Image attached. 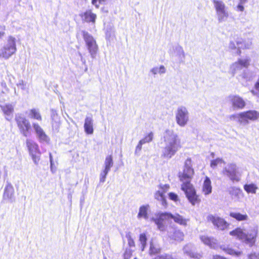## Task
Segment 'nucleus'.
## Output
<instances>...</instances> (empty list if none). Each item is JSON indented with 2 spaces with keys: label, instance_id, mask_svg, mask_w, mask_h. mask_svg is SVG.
<instances>
[{
  "label": "nucleus",
  "instance_id": "obj_6",
  "mask_svg": "<svg viewBox=\"0 0 259 259\" xmlns=\"http://www.w3.org/2000/svg\"><path fill=\"white\" fill-rule=\"evenodd\" d=\"M259 118V113L255 110H248L239 114L232 115L231 119H236L242 125L249 123L248 120H256Z\"/></svg>",
  "mask_w": 259,
  "mask_h": 259
},
{
  "label": "nucleus",
  "instance_id": "obj_41",
  "mask_svg": "<svg viewBox=\"0 0 259 259\" xmlns=\"http://www.w3.org/2000/svg\"><path fill=\"white\" fill-rule=\"evenodd\" d=\"M132 254V250L131 249L126 248L123 254V259H130Z\"/></svg>",
  "mask_w": 259,
  "mask_h": 259
},
{
  "label": "nucleus",
  "instance_id": "obj_56",
  "mask_svg": "<svg viewBox=\"0 0 259 259\" xmlns=\"http://www.w3.org/2000/svg\"><path fill=\"white\" fill-rule=\"evenodd\" d=\"M49 155H50V164H51V169L52 170L53 164V157H52L51 153H50Z\"/></svg>",
  "mask_w": 259,
  "mask_h": 259
},
{
  "label": "nucleus",
  "instance_id": "obj_45",
  "mask_svg": "<svg viewBox=\"0 0 259 259\" xmlns=\"http://www.w3.org/2000/svg\"><path fill=\"white\" fill-rule=\"evenodd\" d=\"M156 259H176L172 257L171 255L168 254H162L157 257Z\"/></svg>",
  "mask_w": 259,
  "mask_h": 259
},
{
  "label": "nucleus",
  "instance_id": "obj_64",
  "mask_svg": "<svg viewBox=\"0 0 259 259\" xmlns=\"http://www.w3.org/2000/svg\"><path fill=\"white\" fill-rule=\"evenodd\" d=\"M15 94L17 95V92L16 91V89L15 88Z\"/></svg>",
  "mask_w": 259,
  "mask_h": 259
},
{
  "label": "nucleus",
  "instance_id": "obj_23",
  "mask_svg": "<svg viewBox=\"0 0 259 259\" xmlns=\"http://www.w3.org/2000/svg\"><path fill=\"white\" fill-rule=\"evenodd\" d=\"M51 117L52 120V127L58 130L59 127V117L57 111L55 109H51Z\"/></svg>",
  "mask_w": 259,
  "mask_h": 259
},
{
  "label": "nucleus",
  "instance_id": "obj_52",
  "mask_svg": "<svg viewBox=\"0 0 259 259\" xmlns=\"http://www.w3.org/2000/svg\"><path fill=\"white\" fill-rule=\"evenodd\" d=\"M229 47L231 49H236V46L235 45V44L233 41H230L229 43Z\"/></svg>",
  "mask_w": 259,
  "mask_h": 259
},
{
  "label": "nucleus",
  "instance_id": "obj_17",
  "mask_svg": "<svg viewBox=\"0 0 259 259\" xmlns=\"http://www.w3.org/2000/svg\"><path fill=\"white\" fill-rule=\"evenodd\" d=\"M228 192L231 196L233 199L235 201H239L243 197L242 191L239 188L236 187H230L228 189Z\"/></svg>",
  "mask_w": 259,
  "mask_h": 259
},
{
  "label": "nucleus",
  "instance_id": "obj_28",
  "mask_svg": "<svg viewBox=\"0 0 259 259\" xmlns=\"http://www.w3.org/2000/svg\"><path fill=\"white\" fill-rule=\"evenodd\" d=\"M183 251L184 253L187 254L189 256L194 258H197L198 259L201 257V255L199 254H197L192 252L191 250V245H186L183 248Z\"/></svg>",
  "mask_w": 259,
  "mask_h": 259
},
{
  "label": "nucleus",
  "instance_id": "obj_38",
  "mask_svg": "<svg viewBox=\"0 0 259 259\" xmlns=\"http://www.w3.org/2000/svg\"><path fill=\"white\" fill-rule=\"evenodd\" d=\"M109 171L104 169L100 175V183H104L105 181V179L106 178V176L107 175Z\"/></svg>",
  "mask_w": 259,
  "mask_h": 259
},
{
  "label": "nucleus",
  "instance_id": "obj_14",
  "mask_svg": "<svg viewBox=\"0 0 259 259\" xmlns=\"http://www.w3.org/2000/svg\"><path fill=\"white\" fill-rule=\"evenodd\" d=\"M32 127L36 133L37 138L40 142H48L49 141L48 136L38 123H33Z\"/></svg>",
  "mask_w": 259,
  "mask_h": 259
},
{
  "label": "nucleus",
  "instance_id": "obj_16",
  "mask_svg": "<svg viewBox=\"0 0 259 259\" xmlns=\"http://www.w3.org/2000/svg\"><path fill=\"white\" fill-rule=\"evenodd\" d=\"M230 98L232 106L234 109H243L246 105L244 100L239 96H231Z\"/></svg>",
  "mask_w": 259,
  "mask_h": 259
},
{
  "label": "nucleus",
  "instance_id": "obj_61",
  "mask_svg": "<svg viewBox=\"0 0 259 259\" xmlns=\"http://www.w3.org/2000/svg\"><path fill=\"white\" fill-rule=\"evenodd\" d=\"M247 0H240V3L242 4H244L246 2Z\"/></svg>",
  "mask_w": 259,
  "mask_h": 259
},
{
  "label": "nucleus",
  "instance_id": "obj_13",
  "mask_svg": "<svg viewBox=\"0 0 259 259\" xmlns=\"http://www.w3.org/2000/svg\"><path fill=\"white\" fill-rule=\"evenodd\" d=\"M207 220L208 222H211L215 228L222 231L227 229L229 225L223 218L212 214L208 215Z\"/></svg>",
  "mask_w": 259,
  "mask_h": 259
},
{
  "label": "nucleus",
  "instance_id": "obj_62",
  "mask_svg": "<svg viewBox=\"0 0 259 259\" xmlns=\"http://www.w3.org/2000/svg\"><path fill=\"white\" fill-rule=\"evenodd\" d=\"M4 35V32L0 31V37H2Z\"/></svg>",
  "mask_w": 259,
  "mask_h": 259
},
{
  "label": "nucleus",
  "instance_id": "obj_4",
  "mask_svg": "<svg viewBox=\"0 0 259 259\" xmlns=\"http://www.w3.org/2000/svg\"><path fill=\"white\" fill-rule=\"evenodd\" d=\"M229 234L231 236L236 237L237 239L251 247L254 244L255 242L257 228L256 227L251 228L247 231L244 232L241 228H237L230 231Z\"/></svg>",
  "mask_w": 259,
  "mask_h": 259
},
{
  "label": "nucleus",
  "instance_id": "obj_39",
  "mask_svg": "<svg viewBox=\"0 0 259 259\" xmlns=\"http://www.w3.org/2000/svg\"><path fill=\"white\" fill-rule=\"evenodd\" d=\"M239 77L246 80L249 79L247 68L243 69V70L239 74Z\"/></svg>",
  "mask_w": 259,
  "mask_h": 259
},
{
  "label": "nucleus",
  "instance_id": "obj_37",
  "mask_svg": "<svg viewBox=\"0 0 259 259\" xmlns=\"http://www.w3.org/2000/svg\"><path fill=\"white\" fill-rule=\"evenodd\" d=\"M153 138V134L152 132H150L148 135L145 136L143 139L140 140V141L144 144L147 143H149L152 141Z\"/></svg>",
  "mask_w": 259,
  "mask_h": 259
},
{
  "label": "nucleus",
  "instance_id": "obj_55",
  "mask_svg": "<svg viewBox=\"0 0 259 259\" xmlns=\"http://www.w3.org/2000/svg\"><path fill=\"white\" fill-rule=\"evenodd\" d=\"M237 10H238V11H239L242 12V11H243V10H244V7L243 6V5H242V3L239 4L237 6Z\"/></svg>",
  "mask_w": 259,
  "mask_h": 259
},
{
  "label": "nucleus",
  "instance_id": "obj_34",
  "mask_svg": "<svg viewBox=\"0 0 259 259\" xmlns=\"http://www.w3.org/2000/svg\"><path fill=\"white\" fill-rule=\"evenodd\" d=\"M230 215L239 221L246 220L248 218L246 214H242L237 212H231Z\"/></svg>",
  "mask_w": 259,
  "mask_h": 259
},
{
  "label": "nucleus",
  "instance_id": "obj_48",
  "mask_svg": "<svg viewBox=\"0 0 259 259\" xmlns=\"http://www.w3.org/2000/svg\"><path fill=\"white\" fill-rule=\"evenodd\" d=\"M160 187L161 189L162 190V192H163V193L164 194L167 191V190L169 189V186L167 184H165V185H160Z\"/></svg>",
  "mask_w": 259,
  "mask_h": 259
},
{
  "label": "nucleus",
  "instance_id": "obj_24",
  "mask_svg": "<svg viewBox=\"0 0 259 259\" xmlns=\"http://www.w3.org/2000/svg\"><path fill=\"white\" fill-rule=\"evenodd\" d=\"M211 182L208 177H206L203 185V192L205 195H208L211 193Z\"/></svg>",
  "mask_w": 259,
  "mask_h": 259
},
{
  "label": "nucleus",
  "instance_id": "obj_31",
  "mask_svg": "<svg viewBox=\"0 0 259 259\" xmlns=\"http://www.w3.org/2000/svg\"><path fill=\"white\" fill-rule=\"evenodd\" d=\"M113 165V161L112 156L109 155L107 156L104 162V169L109 171Z\"/></svg>",
  "mask_w": 259,
  "mask_h": 259
},
{
  "label": "nucleus",
  "instance_id": "obj_30",
  "mask_svg": "<svg viewBox=\"0 0 259 259\" xmlns=\"http://www.w3.org/2000/svg\"><path fill=\"white\" fill-rule=\"evenodd\" d=\"M29 116L31 118L35 119L39 121H41L42 120L41 116L38 109H31L30 110Z\"/></svg>",
  "mask_w": 259,
  "mask_h": 259
},
{
  "label": "nucleus",
  "instance_id": "obj_42",
  "mask_svg": "<svg viewBox=\"0 0 259 259\" xmlns=\"http://www.w3.org/2000/svg\"><path fill=\"white\" fill-rule=\"evenodd\" d=\"M176 50L178 53V55L180 56L182 55L183 58H185V53L183 49V48L180 46H177L176 47Z\"/></svg>",
  "mask_w": 259,
  "mask_h": 259
},
{
  "label": "nucleus",
  "instance_id": "obj_11",
  "mask_svg": "<svg viewBox=\"0 0 259 259\" xmlns=\"http://www.w3.org/2000/svg\"><path fill=\"white\" fill-rule=\"evenodd\" d=\"M250 64V59L246 58L244 59H239L237 62H235L231 66V70L233 76L235 74H240L243 69L248 68Z\"/></svg>",
  "mask_w": 259,
  "mask_h": 259
},
{
  "label": "nucleus",
  "instance_id": "obj_47",
  "mask_svg": "<svg viewBox=\"0 0 259 259\" xmlns=\"http://www.w3.org/2000/svg\"><path fill=\"white\" fill-rule=\"evenodd\" d=\"M144 144L142 143L140 141H139L138 145L136 148L135 154H137L139 152H140L142 149V146Z\"/></svg>",
  "mask_w": 259,
  "mask_h": 259
},
{
  "label": "nucleus",
  "instance_id": "obj_8",
  "mask_svg": "<svg viewBox=\"0 0 259 259\" xmlns=\"http://www.w3.org/2000/svg\"><path fill=\"white\" fill-rule=\"evenodd\" d=\"M16 38L12 36L8 37L7 43L0 50V57L9 59L16 52Z\"/></svg>",
  "mask_w": 259,
  "mask_h": 259
},
{
  "label": "nucleus",
  "instance_id": "obj_2",
  "mask_svg": "<svg viewBox=\"0 0 259 259\" xmlns=\"http://www.w3.org/2000/svg\"><path fill=\"white\" fill-rule=\"evenodd\" d=\"M162 139L164 146L162 150L161 157L170 159L182 148L180 138L172 130H166Z\"/></svg>",
  "mask_w": 259,
  "mask_h": 259
},
{
  "label": "nucleus",
  "instance_id": "obj_35",
  "mask_svg": "<svg viewBox=\"0 0 259 259\" xmlns=\"http://www.w3.org/2000/svg\"><path fill=\"white\" fill-rule=\"evenodd\" d=\"M244 189L248 193H251L254 194L255 193L256 190L257 189V188L255 184H245L244 186Z\"/></svg>",
  "mask_w": 259,
  "mask_h": 259
},
{
  "label": "nucleus",
  "instance_id": "obj_44",
  "mask_svg": "<svg viewBox=\"0 0 259 259\" xmlns=\"http://www.w3.org/2000/svg\"><path fill=\"white\" fill-rule=\"evenodd\" d=\"M169 198L175 202L179 200L178 196L175 193L170 192L168 194Z\"/></svg>",
  "mask_w": 259,
  "mask_h": 259
},
{
  "label": "nucleus",
  "instance_id": "obj_50",
  "mask_svg": "<svg viewBox=\"0 0 259 259\" xmlns=\"http://www.w3.org/2000/svg\"><path fill=\"white\" fill-rule=\"evenodd\" d=\"M159 68L157 67H154L152 68L150 70L151 72H152L154 75L156 74L157 73H159Z\"/></svg>",
  "mask_w": 259,
  "mask_h": 259
},
{
  "label": "nucleus",
  "instance_id": "obj_57",
  "mask_svg": "<svg viewBox=\"0 0 259 259\" xmlns=\"http://www.w3.org/2000/svg\"><path fill=\"white\" fill-rule=\"evenodd\" d=\"M92 3L93 5L95 6L96 8H99L98 0H92Z\"/></svg>",
  "mask_w": 259,
  "mask_h": 259
},
{
  "label": "nucleus",
  "instance_id": "obj_33",
  "mask_svg": "<svg viewBox=\"0 0 259 259\" xmlns=\"http://www.w3.org/2000/svg\"><path fill=\"white\" fill-rule=\"evenodd\" d=\"M213 3L214 4L217 12L225 10L226 6L222 1L213 0Z\"/></svg>",
  "mask_w": 259,
  "mask_h": 259
},
{
  "label": "nucleus",
  "instance_id": "obj_25",
  "mask_svg": "<svg viewBox=\"0 0 259 259\" xmlns=\"http://www.w3.org/2000/svg\"><path fill=\"white\" fill-rule=\"evenodd\" d=\"M149 208L148 204L145 205H142L139 208V211L137 215L138 219L143 218L145 220L148 218V210Z\"/></svg>",
  "mask_w": 259,
  "mask_h": 259
},
{
  "label": "nucleus",
  "instance_id": "obj_1",
  "mask_svg": "<svg viewBox=\"0 0 259 259\" xmlns=\"http://www.w3.org/2000/svg\"><path fill=\"white\" fill-rule=\"evenodd\" d=\"M193 174L194 169L192 167L191 159L188 158L185 162L183 171L179 172V177L180 181L183 182L182 190L184 191L189 201L194 205L198 200V196L195 189L190 183Z\"/></svg>",
  "mask_w": 259,
  "mask_h": 259
},
{
  "label": "nucleus",
  "instance_id": "obj_12",
  "mask_svg": "<svg viewBox=\"0 0 259 259\" xmlns=\"http://www.w3.org/2000/svg\"><path fill=\"white\" fill-rule=\"evenodd\" d=\"M26 145L34 163L36 165H37L40 159L39 157L40 155L38 145L33 141L28 140L26 141Z\"/></svg>",
  "mask_w": 259,
  "mask_h": 259
},
{
  "label": "nucleus",
  "instance_id": "obj_43",
  "mask_svg": "<svg viewBox=\"0 0 259 259\" xmlns=\"http://www.w3.org/2000/svg\"><path fill=\"white\" fill-rule=\"evenodd\" d=\"M139 240L141 244H147V238L145 233H142L140 235Z\"/></svg>",
  "mask_w": 259,
  "mask_h": 259
},
{
  "label": "nucleus",
  "instance_id": "obj_7",
  "mask_svg": "<svg viewBox=\"0 0 259 259\" xmlns=\"http://www.w3.org/2000/svg\"><path fill=\"white\" fill-rule=\"evenodd\" d=\"M15 120L20 133L24 137H27L30 135L31 126L29 121L22 114H17Z\"/></svg>",
  "mask_w": 259,
  "mask_h": 259
},
{
  "label": "nucleus",
  "instance_id": "obj_63",
  "mask_svg": "<svg viewBox=\"0 0 259 259\" xmlns=\"http://www.w3.org/2000/svg\"><path fill=\"white\" fill-rule=\"evenodd\" d=\"M81 61H82V62H83V63H85V61L84 60H83V59H82V57L81 58Z\"/></svg>",
  "mask_w": 259,
  "mask_h": 259
},
{
  "label": "nucleus",
  "instance_id": "obj_53",
  "mask_svg": "<svg viewBox=\"0 0 259 259\" xmlns=\"http://www.w3.org/2000/svg\"><path fill=\"white\" fill-rule=\"evenodd\" d=\"M128 244L130 247L135 246V242H134V240L133 239H129V240H128Z\"/></svg>",
  "mask_w": 259,
  "mask_h": 259
},
{
  "label": "nucleus",
  "instance_id": "obj_15",
  "mask_svg": "<svg viewBox=\"0 0 259 259\" xmlns=\"http://www.w3.org/2000/svg\"><path fill=\"white\" fill-rule=\"evenodd\" d=\"M3 198L11 202H13L14 200V189L13 186L9 183H7L5 186Z\"/></svg>",
  "mask_w": 259,
  "mask_h": 259
},
{
  "label": "nucleus",
  "instance_id": "obj_27",
  "mask_svg": "<svg viewBox=\"0 0 259 259\" xmlns=\"http://www.w3.org/2000/svg\"><path fill=\"white\" fill-rule=\"evenodd\" d=\"M169 237L170 239L177 241H181L184 239V234L180 230H175L172 234H170Z\"/></svg>",
  "mask_w": 259,
  "mask_h": 259
},
{
  "label": "nucleus",
  "instance_id": "obj_49",
  "mask_svg": "<svg viewBox=\"0 0 259 259\" xmlns=\"http://www.w3.org/2000/svg\"><path fill=\"white\" fill-rule=\"evenodd\" d=\"M17 85L18 87H20L21 89L22 90H25V84L23 80H19V82L18 83H17Z\"/></svg>",
  "mask_w": 259,
  "mask_h": 259
},
{
  "label": "nucleus",
  "instance_id": "obj_29",
  "mask_svg": "<svg viewBox=\"0 0 259 259\" xmlns=\"http://www.w3.org/2000/svg\"><path fill=\"white\" fill-rule=\"evenodd\" d=\"M83 17V19L87 22L95 23L96 19V15L92 13L91 11H87L85 12Z\"/></svg>",
  "mask_w": 259,
  "mask_h": 259
},
{
  "label": "nucleus",
  "instance_id": "obj_3",
  "mask_svg": "<svg viewBox=\"0 0 259 259\" xmlns=\"http://www.w3.org/2000/svg\"><path fill=\"white\" fill-rule=\"evenodd\" d=\"M168 219H172L176 223L183 226H186L188 221V220L184 218L182 215L178 213L174 215L169 212L158 213L155 218H152L151 220L155 223L158 230L161 231H164L166 228L164 221Z\"/></svg>",
  "mask_w": 259,
  "mask_h": 259
},
{
  "label": "nucleus",
  "instance_id": "obj_54",
  "mask_svg": "<svg viewBox=\"0 0 259 259\" xmlns=\"http://www.w3.org/2000/svg\"><path fill=\"white\" fill-rule=\"evenodd\" d=\"M109 0H98V5L101 4V5H105L106 4Z\"/></svg>",
  "mask_w": 259,
  "mask_h": 259
},
{
  "label": "nucleus",
  "instance_id": "obj_19",
  "mask_svg": "<svg viewBox=\"0 0 259 259\" xmlns=\"http://www.w3.org/2000/svg\"><path fill=\"white\" fill-rule=\"evenodd\" d=\"M0 107L5 115H6V119L9 121L11 119V115L14 112L13 106L11 104H7L5 105H0Z\"/></svg>",
  "mask_w": 259,
  "mask_h": 259
},
{
  "label": "nucleus",
  "instance_id": "obj_18",
  "mask_svg": "<svg viewBox=\"0 0 259 259\" xmlns=\"http://www.w3.org/2000/svg\"><path fill=\"white\" fill-rule=\"evenodd\" d=\"M93 122L94 120L92 115L86 116L84 123V129L86 134L88 135L93 134Z\"/></svg>",
  "mask_w": 259,
  "mask_h": 259
},
{
  "label": "nucleus",
  "instance_id": "obj_26",
  "mask_svg": "<svg viewBox=\"0 0 259 259\" xmlns=\"http://www.w3.org/2000/svg\"><path fill=\"white\" fill-rule=\"evenodd\" d=\"M154 197L156 199L161 202V205L163 207H166L167 206L166 200L163 192L159 190L157 191L155 193Z\"/></svg>",
  "mask_w": 259,
  "mask_h": 259
},
{
  "label": "nucleus",
  "instance_id": "obj_9",
  "mask_svg": "<svg viewBox=\"0 0 259 259\" xmlns=\"http://www.w3.org/2000/svg\"><path fill=\"white\" fill-rule=\"evenodd\" d=\"M222 174L229 178L232 182H238L240 180V177L238 171V167L235 164L229 163L224 167Z\"/></svg>",
  "mask_w": 259,
  "mask_h": 259
},
{
  "label": "nucleus",
  "instance_id": "obj_32",
  "mask_svg": "<svg viewBox=\"0 0 259 259\" xmlns=\"http://www.w3.org/2000/svg\"><path fill=\"white\" fill-rule=\"evenodd\" d=\"M219 22L225 21L228 17V13L225 10L217 12Z\"/></svg>",
  "mask_w": 259,
  "mask_h": 259
},
{
  "label": "nucleus",
  "instance_id": "obj_51",
  "mask_svg": "<svg viewBox=\"0 0 259 259\" xmlns=\"http://www.w3.org/2000/svg\"><path fill=\"white\" fill-rule=\"evenodd\" d=\"M159 73L162 74L165 72V69L164 66L161 65L160 67H159Z\"/></svg>",
  "mask_w": 259,
  "mask_h": 259
},
{
  "label": "nucleus",
  "instance_id": "obj_5",
  "mask_svg": "<svg viewBox=\"0 0 259 259\" xmlns=\"http://www.w3.org/2000/svg\"><path fill=\"white\" fill-rule=\"evenodd\" d=\"M82 36L85 42L88 50L92 58H95L98 50V47L94 37L85 30H79L77 32L76 37Z\"/></svg>",
  "mask_w": 259,
  "mask_h": 259
},
{
  "label": "nucleus",
  "instance_id": "obj_22",
  "mask_svg": "<svg viewBox=\"0 0 259 259\" xmlns=\"http://www.w3.org/2000/svg\"><path fill=\"white\" fill-rule=\"evenodd\" d=\"M161 250V247L159 243L154 239H152L150 243L149 253L151 255L159 253Z\"/></svg>",
  "mask_w": 259,
  "mask_h": 259
},
{
  "label": "nucleus",
  "instance_id": "obj_21",
  "mask_svg": "<svg viewBox=\"0 0 259 259\" xmlns=\"http://www.w3.org/2000/svg\"><path fill=\"white\" fill-rule=\"evenodd\" d=\"M236 44L237 45V54L240 55L241 52L240 49H249L251 46V42L250 41H247V42L244 41L242 39H238L236 41Z\"/></svg>",
  "mask_w": 259,
  "mask_h": 259
},
{
  "label": "nucleus",
  "instance_id": "obj_40",
  "mask_svg": "<svg viewBox=\"0 0 259 259\" xmlns=\"http://www.w3.org/2000/svg\"><path fill=\"white\" fill-rule=\"evenodd\" d=\"M223 162V160L221 158H217L216 159L211 160L210 163V166L214 168L218 164Z\"/></svg>",
  "mask_w": 259,
  "mask_h": 259
},
{
  "label": "nucleus",
  "instance_id": "obj_20",
  "mask_svg": "<svg viewBox=\"0 0 259 259\" xmlns=\"http://www.w3.org/2000/svg\"><path fill=\"white\" fill-rule=\"evenodd\" d=\"M200 239L204 244L208 245L210 248L214 249L217 246V241L213 238L209 237L207 236H201Z\"/></svg>",
  "mask_w": 259,
  "mask_h": 259
},
{
  "label": "nucleus",
  "instance_id": "obj_59",
  "mask_svg": "<svg viewBox=\"0 0 259 259\" xmlns=\"http://www.w3.org/2000/svg\"><path fill=\"white\" fill-rule=\"evenodd\" d=\"M126 237L127 239V241L129 240V239H133L132 238L131 236L130 233H128L126 234Z\"/></svg>",
  "mask_w": 259,
  "mask_h": 259
},
{
  "label": "nucleus",
  "instance_id": "obj_46",
  "mask_svg": "<svg viewBox=\"0 0 259 259\" xmlns=\"http://www.w3.org/2000/svg\"><path fill=\"white\" fill-rule=\"evenodd\" d=\"M250 259H259V252H254L249 255Z\"/></svg>",
  "mask_w": 259,
  "mask_h": 259
},
{
  "label": "nucleus",
  "instance_id": "obj_36",
  "mask_svg": "<svg viewBox=\"0 0 259 259\" xmlns=\"http://www.w3.org/2000/svg\"><path fill=\"white\" fill-rule=\"evenodd\" d=\"M221 248L224 251H225L227 253L231 255H235L236 256H238L240 255V252H237L233 250V249L229 247L228 246H226L225 245H223L221 246Z\"/></svg>",
  "mask_w": 259,
  "mask_h": 259
},
{
  "label": "nucleus",
  "instance_id": "obj_10",
  "mask_svg": "<svg viewBox=\"0 0 259 259\" xmlns=\"http://www.w3.org/2000/svg\"><path fill=\"white\" fill-rule=\"evenodd\" d=\"M177 123L181 127L185 126L189 121V112L186 107H178L176 112Z\"/></svg>",
  "mask_w": 259,
  "mask_h": 259
},
{
  "label": "nucleus",
  "instance_id": "obj_58",
  "mask_svg": "<svg viewBox=\"0 0 259 259\" xmlns=\"http://www.w3.org/2000/svg\"><path fill=\"white\" fill-rule=\"evenodd\" d=\"M213 259H227V258L225 257L221 256L220 255H213Z\"/></svg>",
  "mask_w": 259,
  "mask_h": 259
},
{
  "label": "nucleus",
  "instance_id": "obj_60",
  "mask_svg": "<svg viewBox=\"0 0 259 259\" xmlns=\"http://www.w3.org/2000/svg\"><path fill=\"white\" fill-rule=\"evenodd\" d=\"M146 244H141V250L142 251H144V249H145V247H146Z\"/></svg>",
  "mask_w": 259,
  "mask_h": 259
}]
</instances>
